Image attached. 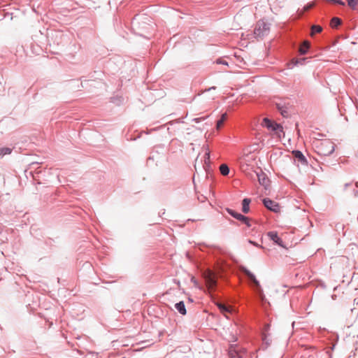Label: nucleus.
Instances as JSON below:
<instances>
[{
    "label": "nucleus",
    "instance_id": "412c9836",
    "mask_svg": "<svg viewBox=\"0 0 358 358\" xmlns=\"http://www.w3.org/2000/svg\"><path fill=\"white\" fill-rule=\"evenodd\" d=\"M348 1V6L355 9L356 8L357 6V3H358V0H347Z\"/></svg>",
    "mask_w": 358,
    "mask_h": 358
},
{
    "label": "nucleus",
    "instance_id": "1a4fd4ad",
    "mask_svg": "<svg viewBox=\"0 0 358 358\" xmlns=\"http://www.w3.org/2000/svg\"><path fill=\"white\" fill-rule=\"evenodd\" d=\"M227 211L231 216H233L234 217H235L236 219H237L241 222L242 221H248L247 217H245L238 213H236V212L234 211L233 210L227 209Z\"/></svg>",
    "mask_w": 358,
    "mask_h": 358
},
{
    "label": "nucleus",
    "instance_id": "5701e85b",
    "mask_svg": "<svg viewBox=\"0 0 358 358\" xmlns=\"http://www.w3.org/2000/svg\"><path fill=\"white\" fill-rule=\"evenodd\" d=\"M313 6V3H310V4H308V5H306V6H304V8H303V12L308 10H309V9H310Z\"/></svg>",
    "mask_w": 358,
    "mask_h": 358
},
{
    "label": "nucleus",
    "instance_id": "423d86ee",
    "mask_svg": "<svg viewBox=\"0 0 358 358\" xmlns=\"http://www.w3.org/2000/svg\"><path fill=\"white\" fill-rule=\"evenodd\" d=\"M262 125L271 131H275L280 127V126L279 124H278L275 122H273L272 121H271L269 119H268L266 117L263 119Z\"/></svg>",
    "mask_w": 358,
    "mask_h": 358
},
{
    "label": "nucleus",
    "instance_id": "f257e3e1",
    "mask_svg": "<svg viewBox=\"0 0 358 358\" xmlns=\"http://www.w3.org/2000/svg\"><path fill=\"white\" fill-rule=\"evenodd\" d=\"M257 155L251 152H244L238 159L240 168L248 176L252 178L257 167Z\"/></svg>",
    "mask_w": 358,
    "mask_h": 358
},
{
    "label": "nucleus",
    "instance_id": "b1692460",
    "mask_svg": "<svg viewBox=\"0 0 358 358\" xmlns=\"http://www.w3.org/2000/svg\"><path fill=\"white\" fill-rule=\"evenodd\" d=\"M192 282L194 283V286H196V287H199V285H198L197 280L195 279V278H194V277H192Z\"/></svg>",
    "mask_w": 358,
    "mask_h": 358
},
{
    "label": "nucleus",
    "instance_id": "c756f323",
    "mask_svg": "<svg viewBox=\"0 0 358 358\" xmlns=\"http://www.w3.org/2000/svg\"><path fill=\"white\" fill-rule=\"evenodd\" d=\"M357 107H358V101H357Z\"/></svg>",
    "mask_w": 358,
    "mask_h": 358
},
{
    "label": "nucleus",
    "instance_id": "6e6552de",
    "mask_svg": "<svg viewBox=\"0 0 358 358\" xmlns=\"http://www.w3.org/2000/svg\"><path fill=\"white\" fill-rule=\"evenodd\" d=\"M268 236L270 238L271 240H272L274 243L276 244L282 246V241L280 239V238L278 236L277 232L275 231H270L268 233Z\"/></svg>",
    "mask_w": 358,
    "mask_h": 358
},
{
    "label": "nucleus",
    "instance_id": "4468645a",
    "mask_svg": "<svg viewBox=\"0 0 358 358\" xmlns=\"http://www.w3.org/2000/svg\"><path fill=\"white\" fill-rule=\"evenodd\" d=\"M310 47V43L308 41H304L302 45L300 46L299 52L301 55H304L307 52L308 48Z\"/></svg>",
    "mask_w": 358,
    "mask_h": 358
},
{
    "label": "nucleus",
    "instance_id": "20e7f679",
    "mask_svg": "<svg viewBox=\"0 0 358 358\" xmlns=\"http://www.w3.org/2000/svg\"><path fill=\"white\" fill-rule=\"evenodd\" d=\"M318 152L324 156H328L334 151V144L329 140H324L317 146Z\"/></svg>",
    "mask_w": 358,
    "mask_h": 358
},
{
    "label": "nucleus",
    "instance_id": "f8f14e48",
    "mask_svg": "<svg viewBox=\"0 0 358 358\" xmlns=\"http://www.w3.org/2000/svg\"><path fill=\"white\" fill-rule=\"evenodd\" d=\"M217 307L222 313H223L226 317H227V314L231 313V307L226 306L222 303H217Z\"/></svg>",
    "mask_w": 358,
    "mask_h": 358
},
{
    "label": "nucleus",
    "instance_id": "ddd939ff",
    "mask_svg": "<svg viewBox=\"0 0 358 358\" xmlns=\"http://www.w3.org/2000/svg\"><path fill=\"white\" fill-rule=\"evenodd\" d=\"M176 310L182 315L186 314V309L185 304L182 301H180L175 305Z\"/></svg>",
    "mask_w": 358,
    "mask_h": 358
},
{
    "label": "nucleus",
    "instance_id": "9d476101",
    "mask_svg": "<svg viewBox=\"0 0 358 358\" xmlns=\"http://www.w3.org/2000/svg\"><path fill=\"white\" fill-rule=\"evenodd\" d=\"M293 155L296 159H297L301 164H306V159L301 152L299 150L293 151Z\"/></svg>",
    "mask_w": 358,
    "mask_h": 358
},
{
    "label": "nucleus",
    "instance_id": "a878e982",
    "mask_svg": "<svg viewBox=\"0 0 358 358\" xmlns=\"http://www.w3.org/2000/svg\"><path fill=\"white\" fill-rule=\"evenodd\" d=\"M249 243H251V244H253V245H255V246H258V245H257V243H254V242H253V241H249Z\"/></svg>",
    "mask_w": 358,
    "mask_h": 358
},
{
    "label": "nucleus",
    "instance_id": "0eeeda50",
    "mask_svg": "<svg viewBox=\"0 0 358 358\" xmlns=\"http://www.w3.org/2000/svg\"><path fill=\"white\" fill-rule=\"evenodd\" d=\"M256 175L258 178L259 182L262 185L266 187L269 185V180L264 173L261 172L258 173L256 172Z\"/></svg>",
    "mask_w": 358,
    "mask_h": 358
},
{
    "label": "nucleus",
    "instance_id": "4be33fe9",
    "mask_svg": "<svg viewBox=\"0 0 358 358\" xmlns=\"http://www.w3.org/2000/svg\"><path fill=\"white\" fill-rule=\"evenodd\" d=\"M216 63L217 64H224V65H228L227 62L226 61H224V60H222V59H217Z\"/></svg>",
    "mask_w": 358,
    "mask_h": 358
},
{
    "label": "nucleus",
    "instance_id": "393cba45",
    "mask_svg": "<svg viewBox=\"0 0 358 358\" xmlns=\"http://www.w3.org/2000/svg\"><path fill=\"white\" fill-rule=\"evenodd\" d=\"M242 222L245 223L248 227H250V219L248 217V221H242Z\"/></svg>",
    "mask_w": 358,
    "mask_h": 358
},
{
    "label": "nucleus",
    "instance_id": "f03ea898",
    "mask_svg": "<svg viewBox=\"0 0 358 358\" xmlns=\"http://www.w3.org/2000/svg\"><path fill=\"white\" fill-rule=\"evenodd\" d=\"M243 273L248 276V278L252 282L255 292L257 293L259 298L264 303L266 301L265 295L263 292V289L259 284V282L257 280L255 275L248 268H243L242 269Z\"/></svg>",
    "mask_w": 358,
    "mask_h": 358
},
{
    "label": "nucleus",
    "instance_id": "aec40b11",
    "mask_svg": "<svg viewBox=\"0 0 358 358\" xmlns=\"http://www.w3.org/2000/svg\"><path fill=\"white\" fill-rule=\"evenodd\" d=\"M11 152V149L9 148H0V157H3L6 155H9Z\"/></svg>",
    "mask_w": 358,
    "mask_h": 358
},
{
    "label": "nucleus",
    "instance_id": "9b49d317",
    "mask_svg": "<svg viewBox=\"0 0 358 358\" xmlns=\"http://www.w3.org/2000/svg\"><path fill=\"white\" fill-rule=\"evenodd\" d=\"M250 199H244L242 202V210L244 213H248L250 210Z\"/></svg>",
    "mask_w": 358,
    "mask_h": 358
},
{
    "label": "nucleus",
    "instance_id": "6ab92c4d",
    "mask_svg": "<svg viewBox=\"0 0 358 358\" xmlns=\"http://www.w3.org/2000/svg\"><path fill=\"white\" fill-rule=\"evenodd\" d=\"M226 119H227V114L226 113L222 114L221 119L217 122L216 127L217 129H220L222 127L224 122L226 120Z\"/></svg>",
    "mask_w": 358,
    "mask_h": 358
},
{
    "label": "nucleus",
    "instance_id": "bb28decb",
    "mask_svg": "<svg viewBox=\"0 0 358 358\" xmlns=\"http://www.w3.org/2000/svg\"><path fill=\"white\" fill-rule=\"evenodd\" d=\"M263 25H264V29H266L265 27H266V24H264V22L262 23Z\"/></svg>",
    "mask_w": 358,
    "mask_h": 358
},
{
    "label": "nucleus",
    "instance_id": "c85d7f7f",
    "mask_svg": "<svg viewBox=\"0 0 358 358\" xmlns=\"http://www.w3.org/2000/svg\"><path fill=\"white\" fill-rule=\"evenodd\" d=\"M1 233V230L0 229V234Z\"/></svg>",
    "mask_w": 358,
    "mask_h": 358
},
{
    "label": "nucleus",
    "instance_id": "7ed1b4c3",
    "mask_svg": "<svg viewBox=\"0 0 358 358\" xmlns=\"http://www.w3.org/2000/svg\"><path fill=\"white\" fill-rule=\"evenodd\" d=\"M202 276L205 280L208 290L210 293L215 289L217 285L216 274L213 271L206 269L203 272Z\"/></svg>",
    "mask_w": 358,
    "mask_h": 358
},
{
    "label": "nucleus",
    "instance_id": "39448f33",
    "mask_svg": "<svg viewBox=\"0 0 358 358\" xmlns=\"http://www.w3.org/2000/svg\"><path fill=\"white\" fill-rule=\"evenodd\" d=\"M263 203L265 207L271 211L278 213L280 210V206L279 204L270 199H264L263 200Z\"/></svg>",
    "mask_w": 358,
    "mask_h": 358
},
{
    "label": "nucleus",
    "instance_id": "a211bd4d",
    "mask_svg": "<svg viewBox=\"0 0 358 358\" xmlns=\"http://www.w3.org/2000/svg\"><path fill=\"white\" fill-rule=\"evenodd\" d=\"M322 31V27L320 25H313L311 27L310 35L313 36L315 33H320Z\"/></svg>",
    "mask_w": 358,
    "mask_h": 358
},
{
    "label": "nucleus",
    "instance_id": "f3484780",
    "mask_svg": "<svg viewBox=\"0 0 358 358\" xmlns=\"http://www.w3.org/2000/svg\"><path fill=\"white\" fill-rule=\"evenodd\" d=\"M220 171L222 175L227 176L229 173V169L225 164H221L220 166Z\"/></svg>",
    "mask_w": 358,
    "mask_h": 358
},
{
    "label": "nucleus",
    "instance_id": "dca6fc26",
    "mask_svg": "<svg viewBox=\"0 0 358 358\" xmlns=\"http://www.w3.org/2000/svg\"><path fill=\"white\" fill-rule=\"evenodd\" d=\"M341 24V20L338 17H333L330 25L332 28H337Z\"/></svg>",
    "mask_w": 358,
    "mask_h": 358
},
{
    "label": "nucleus",
    "instance_id": "cd10ccee",
    "mask_svg": "<svg viewBox=\"0 0 358 358\" xmlns=\"http://www.w3.org/2000/svg\"><path fill=\"white\" fill-rule=\"evenodd\" d=\"M206 155L209 158V152L206 153Z\"/></svg>",
    "mask_w": 358,
    "mask_h": 358
},
{
    "label": "nucleus",
    "instance_id": "2eb2a0df",
    "mask_svg": "<svg viewBox=\"0 0 358 358\" xmlns=\"http://www.w3.org/2000/svg\"><path fill=\"white\" fill-rule=\"evenodd\" d=\"M243 355L241 352H238L235 350L231 349L229 350V358H242Z\"/></svg>",
    "mask_w": 358,
    "mask_h": 358
}]
</instances>
